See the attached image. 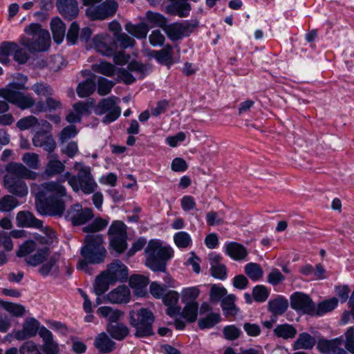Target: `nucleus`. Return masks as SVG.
<instances>
[{"instance_id": "nucleus-35", "label": "nucleus", "mask_w": 354, "mask_h": 354, "mask_svg": "<svg viewBox=\"0 0 354 354\" xmlns=\"http://www.w3.org/2000/svg\"><path fill=\"white\" fill-rule=\"evenodd\" d=\"M201 290L198 286L183 288L180 292V298L183 304L198 303L196 299L200 295Z\"/></svg>"}, {"instance_id": "nucleus-64", "label": "nucleus", "mask_w": 354, "mask_h": 354, "mask_svg": "<svg viewBox=\"0 0 354 354\" xmlns=\"http://www.w3.org/2000/svg\"><path fill=\"white\" fill-rule=\"evenodd\" d=\"M21 354H41L37 346L32 341L24 343L19 349Z\"/></svg>"}, {"instance_id": "nucleus-8", "label": "nucleus", "mask_w": 354, "mask_h": 354, "mask_svg": "<svg viewBox=\"0 0 354 354\" xmlns=\"http://www.w3.org/2000/svg\"><path fill=\"white\" fill-rule=\"evenodd\" d=\"M346 341L344 343L342 338H335L331 340L320 339L317 344V349L324 354H348L343 348L354 353V329L350 328L346 333Z\"/></svg>"}, {"instance_id": "nucleus-32", "label": "nucleus", "mask_w": 354, "mask_h": 354, "mask_svg": "<svg viewBox=\"0 0 354 354\" xmlns=\"http://www.w3.org/2000/svg\"><path fill=\"white\" fill-rule=\"evenodd\" d=\"M315 344V338L308 333H301L292 344L294 350L311 349Z\"/></svg>"}, {"instance_id": "nucleus-20", "label": "nucleus", "mask_w": 354, "mask_h": 354, "mask_svg": "<svg viewBox=\"0 0 354 354\" xmlns=\"http://www.w3.org/2000/svg\"><path fill=\"white\" fill-rule=\"evenodd\" d=\"M164 304L167 307L166 313L171 317L180 315L181 308L178 305L179 294L175 290H169L162 297Z\"/></svg>"}, {"instance_id": "nucleus-11", "label": "nucleus", "mask_w": 354, "mask_h": 354, "mask_svg": "<svg viewBox=\"0 0 354 354\" xmlns=\"http://www.w3.org/2000/svg\"><path fill=\"white\" fill-rule=\"evenodd\" d=\"M90 48L95 49L103 55L111 56L115 53L117 45L115 39L108 33L102 32L97 34L88 44Z\"/></svg>"}, {"instance_id": "nucleus-9", "label": "nucleus", "mask_w": 354, "mask_h": 354, "mask_svg": "<svg viewBox=\"0 0 354 354\" xmlns=\"http://www.w3.org/2000/svg\"><path fill=\"white\" fill-rule=\"evenodd\" d=\"M108 236L110 245L118 253H122L127 249V226L123 222L114 221L109 227Z\"/></svg>"}, {"instance_id": "nucleus-18", "label": "nucleus", "mask_w": 354, "mask_h": 354, "mask_svg": "<svg viewBox=\"0 0 354 354\" xmlns=\"http://www.w3.org/2000/svg\"><path fill=\"white\" fill-rule=\"evenodd\" d=\"M17 128L21 131L32 129L36 131L41 127L45 131H50L52 127L46 120L39 121L37 118L29 115L20 119L16 124Z\"/></svg>"}, {"instance_id": "nucleus-63", "label": "nucleus", "mask_w": 354, "mask_h": 354, "mask_svg": "<svg viewBox=\"0 0 354 354\" xmlns=\"http://www.w3.org/2000/svg\"><path fill=\"white\" fill-rule=\"evenodd\" d=\"M80 32L79 25L73 22L66 35V39L71 44H75L78 39Z\"/></svg>"}, {"instance_id": "nucleus-44", "label": "nucleus", "mask_w": 354, "mask_h": 354, "mask_svg": "<svg viewBox=\"0 0 354 354\" xmlns=\"http://www.w3.org/2000/svg\"><path fill=\"white\" fill-rule=\"evenodd\" d=\"M113 283H111V281L108 279V276H106V272H102L95 281V293L97 296L102 295L109 289V285Z\"/></svg>"}, {"instance_id": "nucleus-33", "label": "nucleus", "mask_w": 354, "mask_h": 354, "mask_svg": "<svg viewBox=\"0 0 354 354\" xmlns=\"http://www.w3.org/2000/svg\"><path fill=\"white\" fill-rule=\"evenodd\" d=\"M50 28L55 41L61 44L66 34V26L58 17L53 18L50 22Z\"/></svg>"}, {"instance_id": "nucleus-39", "label": "nucleus", "mask_w": 354, "mask_h": 354, "mask_svg": "<svg viewBox=\"0 0 354 354\" xmlns=\"http://www.w3.org/2000/svg\"><path fill=\"white\" fill-rule=\"evenodd\" d=\"M107 330L111 336L117 339L122 340L129 334L128 328L122 324H109Z\"/></svg>"}, {"instance_id": "nucleus-26", "label": "nucleus", "mask_w": 354, "mask_h": 354, "mask_svg": "<svg viewBox=\"0 0 354 354\" xmlns=\"http://www.w3.org/2000/svg\"><path fill=\"white\" fill-rule=\"evenodd\" d=\"M57 7L59 12L69 19L75 17L78 14V5L75 0H57Z\"/></svg>"}, {"instance_id": "nucleus-1", "label": "nucleus", "mask_w": 354, "mask_h": 354, "mask_svg": "<svg viewBox=\"0 0 354 354\" xmlns=\"http://www.w3.org/2000/svg\"><path fill=\"white\" fill-rule=\"evenodd\" d=\"M74 169L78 171L77 175L66 171L57 181L32 186L31 191L35 194V205L39 214L60 216L63 214L65 206L62 197L66 196V189L62 183L67 181L74 192L82 191L85 194H91L97 189L98 186L89 166L75 162Z\"/></svg>"}, {"instance_id": "nucleus-29", "label": "nucleus", "mask_w": 354, "mask_h": 354, "mask_svg": "<svg viewBox=\"0 0 354 354\" xmlns=\"http://www.w3.org/2000/svg\"><path fill=\"white\" fill-rule=\"evenodd\" d=\"M225 250L227 255L236 261L243 259L248 255L246 248L236 242L226 243Z\"/></svg>"}, {"instance_id": "nucleus-31", "label": "nucleus", "mask_w": 354, "mask_h": 354, "mask_svg": "<svg viewBox=\"0 0 354 354\" xmlns=\"http://www.w3.org/2000/svg\"><path fill=\"white\" fill-rule=\"evenodd\" d=\"M65 169V162L60 161L56 155L49 156V160L45 169V174L48 176H54L59 174Z\"/></svg>"}, {"instance_id": "nucleus-45", "label": "nucleus", "mask_w": 354, "mask_h": 354, "mask_svg": "<svg viewBox=\"0 0 354 354\" xmlns=\"http://www.w3.org/2000/svg\"><path fill=\"white\" fill-rule=\"evenodd\" d=\"M95 344L100 351L109 353L114 348L115 343L105 333H101L95 339Z\"/></svg>"}, {"instance_id": "nucleus-3", "label": "nucleus", "mask_w": 354, "mask_h": 354, "mask_svg": "<svg viewBox=\"0 0 354 354\" xmlns=\"http://www.w3.org/2000/svg\"><path fill=\"white\" fill-rule=\"evenodd\" d=\"M42 231L44 235H36L34 239L24 241L16 252L17 257L25 258L26 263L32 267L44 263L49 255L48 247L39 245H50L56 240L55 232L51 228L44 227Z\"/></svg>"}, {"instance_id": "nucleus-38", "label": "nucleus", "mask_w": 354, "mask_h": 354, "mask_svg": "<svg viewBox=\"0 0 354 354\" xmlns=\"http://www.w3.org/2000/svg\"><path fill=\"white\" fill-rule=\"evenodd\" d=\"M273 332L277 337L284 339H292L297 334L296 328L292 325L288 324L277 325Z\"/></svg>"}, {"instance_id": "nucleus-7", "label": "nucleus", "mask_w": 354, "mask_h": 354, "mask_svg": "<svg viewBox=\"0 0 354 354\" xmlns=\"http://www.w3.org/2000/svg\"><path fill=\"white\" fill-rule=\"evenodd\" d=\"M129 318L131 326L136 329V336L144 337L153 334L152 324L154 316L149 309L142 308L137 310H131Z\"/></svg>"}, {"instance_id": "nucleus-42", "label": "nucleus", "mask_w": 354, "mask_h": 354, "mask_svg": "<svg viewBox=\"0 0 354 354\" xmlns=\"http://www.w3.org/2000/svg\"><path fill=\"white\" fill-rule=\"evenodd\" d=\"M185 306L180 313L181 316L188 322H194L198 316V303L184 304Z\"/></svg>"}, {"instance_id": "nucleus-12", "label": "nucleus", "mask_w": 354, "mask_h": 354, "mask_svg": "<svg viewBox=\"0 0 354 354\" xmlns=\"http://www.w3.org/2000/svg\"><path fill=\"white\" fill-rule=\"evenodd\" d=\"M118 5L115 0H106L98 6H90L86 10V15L92 20H104L112 17Z\"/></svg>"}, {"instance_id": "nucleus-36", "label": "nucleus", "mask_w": 354, "mask_h": 354, "mask_svg": "<svg viewBox=\"0 0 354 354\" xmlns=\"http://www.w3.org/2000/svg\"><path fill=\"white\" fill-rule=\"evenodd\" d=\"M173 239L176 246L180 250L189 248L192 245L191 235L185 231H180L175 233Z\"/></svg>"}, {"instance_id": "nucleus-17", "label": "nucleus", "mask_w": 354, "mask_h": 354, "mask_svg": "<svg viewBox=\"0 0 354 354\" xmlns=\"http://www.w3.org/2000/svg\"><path fill=\"white\" fill-rule=\"evenodd\" d=\"M111 283L123 281L128 277V268L120 261L116 260L109 265L105 271Z\"/></svg>"}, {"instance_id": "nucleus-47", "label": "nucleus", "mask_w": 354, "mask_h": 354, "mask_svg": "<svg viewBox=\"0 0 354 354\" xmlns=\"http://www.w3.org/2000/svg\"><path fill=\"white\" fill-rule=\"evenodd\" d=\"M92 70L95 73H99L108 77H112L116 73L115 66L111 63L105 62L93 64Z\"/></svg>"}, {"instance_id": "nucleus-27", "label": "nucleus", "mask_w": 354, "mask_h": 354, "mask_svg": "<svg viewBox=\"0 0 354 354\" xmlns=\"http://www.w3.org/2000/svg\"><path fill=\"white\" fill-rule=\"evenodd\" d=\"M93 106V104L85 102H77L73 105V111H71L66 118L69 123L79 122L82 115L88 114L89 109Z\"/></svg>"}, {"instance_id": "nucleus-40", "label": "nucleus", "mask_w": 354, "mask_h": 354, "mask_svg": "<svg viewBox=\"0 0 354 354\" xmlns=\"http://www.w3.org/2000/svg\"><path fill=\"white\" fill-rule=\"evenodd\" d=\"M235 296L233 295H229L223 299L221 301V306L224 313V315L227 317L235 316L239 309L234 304Z\"/></svg>"}, {"instance_id": "nucleus-22", "label": "nucleus", "mask_w": 354, "mask_h": 354, "mask_svg": "<svg viewBox=\"0 0 354 354\" xmlns=\"http://www.w3.org/2000/svg\"><path fill=\"white\" fill-rule=\"evenodd\" d=\"M171 2L166 7V12L171 15H176L181 18L189 15L192 6L185 0H170Z\"/></svg>"}, {"instance_id": "nucleus-10", "label": "nucleus", "mask_w": 354, "mask_h": 354, "mask_svg": "<svg viewBox=\"0 0 354 354\" xmlns=\"http://www.w3.org/2000/svg\"><path fill=\"white\" fill-rule=\"evenodd\" d=\"M120 99L116 97H110L102 100L95 108L97 115L106 114L102 122L109 124L116 120L121 114V109L118 106Z\"/></svg>"}, {"instance_id": "nucleus-5", "label": "nucleus", "mask_w": 354, "mask_h": 354, "mask_svg": "<svg viewBox=\"0 0 354 354\" xmlns=\"http://www.w3.org/2000/svg\"><path fill=\"white\" fill-rule=\"evenodd\" d=\"M145 265L154 272H165L166 263L173 258L174 249L158 239H152L145 250Z\"/></svg>"}, {"instance_id": "nucleus-53", "label": "nucleus", "mask_w": 354, "mask_h": 354, "mask_svg": "<svg viewBox=\"0 0 354 354\" xmlns=\"http://www.w3.org/2000/svg\"><path fill=\"white\" fill-rule=\"evenodd\" d=\"M227 294V290L220 284H214L211 286L209 298L212 302H218Z\"/></svg>"}, {"instance_id": "nucleus-41", "label": "nucleus", "mask_w": 354, "mask_h": 354, "mask_svg": "<svg viewBox=\"0 0 354 354\" xmlns=\"http://www.w3.org/2000/svg\"><path fill=\"white\" fill-rule=\"evenodd\" d=\"M338 305V300L335 297L326 299L319 303L317 307H315V315L322 316L324 314L333 310Z\"/></svg>"}, {"instance_id": "nucleus-2", "label": "nucleus", "mask_w": 354, "mask_h": 354, "mask_svg": "<svg viewBox=\"0 0 354 354\" xmlns=\"http://www.w3.org/2000/svg\"><path fill=\"white\" fill-rule=\"evenodd\" d=\"M15 79L19 82L9 83L6 87L0 88V97L5 98L20 109L25 110L31 108V112L34 114L61 108V102L51 96L46 98V102L39 101L35 103L34 98L30 95L20 91V90L28 89L25 86L28 80L27 77L18 73L15 76Z\"/></svg>"}, {"instance_id": "nucleus-14", "label": "nucleus", "mask_w": 354, "mask_h": 354, "mask_svg": "<svg viewBox=\"0 0 354 354\" xmlns=\"http://www.w3.org/2000/svg\"><path fill=\"white\" fill-rule=\"evenodd\" d=\"M171 41H177L187 37L192 31V26L188 21L167 24L164 30Z\"/></svg>"}, {"instance_id": "nucleus-23", "label": "nucleus", "mask_w": 354, "mask_h": 354, "mask_svg": "<svg viewBox=\"0 0 354 354\" xmlns=\"http://www.w3.org/2000/svg\"><path fill=\"white\" fill-rule=\"evenodd\" d=\"M39 328V323L34 318L26 320L23 328L15 333V337L18 340H24L35 336Z\"/></svg>"}, {"instance_id": "nucleus-28", "label": "nucleus", "mask_w": 354, "mask_h": 354, "mask_svg": "<svg viewBox=\"0 0 354 354\" xmlns=\"http://www.w3.org/2000/svg\"><path fill=\"white\" fill-rule=\"evenodd\" d=\"M288 307V300L283 296L278 295L270 299L268 304V310L274 316L281 315Z\"/></svg>"}, {"instance_id": "nucleus-61", "label": "nucleus", "mask_w": 354, "mask_h": 354, "mask_svg": "<svg viewBox=\"0 0 354 354\" xmlns=\"http://www.w3.org/2000/svg\"><path fill=\"white\" fill-rule=\"evenodd\" d=\"M149 40L153 46H160L163 45L165 37L159 30H155L149 35Z\"/></svg>"}, {"instance_id": "nucleus-48", "label": "nucleus", "mask_w": 354, "mask_h": 354, "mask_svg": "<svg viewBox=\"0 0 354 354\" xmlns=\"http://www.w3.org/2000/svg\"><path fill=\"white\" fill-rule=\"evenodd\" d=\"M245 272L252 281H257L263 277V270L256 263H249L245 266Z\"/></svg>"}, {"instance_id": "nucleus-52", "label": "nucleus", "mask_w": 354, "mask_h": 354, "mask_svg": "<svg viewBox=\"0 0 354 354\" xmlns=\"http://www.w3.org/2000/svg\"><path fill=\"white\" fill-rule=\"evenodd\" d=\"M18 205V201L12 196L6 195L0 198V212H10Z\"/></svg>"}, {"instance_id": "nucleus-54", "label": "nucleus", "mask_w": 354, "mask_h": 354, "mask_svg": "<svg viewBox=\"0 0 354 354\" xmlns=\"http://www.w3.org/2000/svg\"><path fill=\"white\" fill-rule=\"evenodd\" d=\"M109 224V221L102 218H95L90 225L84 228L86 232H96L104 230Z\"/></svg>"}, {"instance_id": "nucleus-46", "label": "nucleus", "mask_w": 354, "mask_h": 354, "mask_svg": "<svg viewBox=\"0 0 354 354\" xmlns=\"http://www.w3.org/2000/svg\"><path fill=\"white\" fill-rule=\"evenodd\" d=\"M95 90V79H87L79 84L77 93L80 97H85L91 95Z\"/></svg>"}, {"instance_id": "nucleus-25", "label": "nucleus", "mask_w": 354, "mask_h": 354, "mask_svg": "<svg viewBox=\"0 0 354 354\" xmlns=\"http://www.w3.org/2000/svg\"><path fill=\"white\" fill-rule=\"evenodd\" d=\"M6 175H10L15 179H20L21 178H27L30 179H35L37 174L28 169V168L21 163L11 162L7 166Z\"/></svg>"}, {"instance_id": "nucleus-60", "label": "nucleus", "mask_w": 354, "mask_h": 354, "mask_svg": "<svg viewBox=\"0 0 354 354\" xmlns=\"http://www.w3.org/2000/svg\"><path fill=\"white\" fill-rule=\"evenodd\" d=\"M77 134V131L74 125L68 126L62 129L59 134V141L64 143L70 138H74Z\"/></svg>"}, {"instance_id": "nucleus-30", "label": "nucleus", "mask_w": 354, "mask_h": 354, "mask_svg": "<svg viewBox=\"0 0 354 354\" xmlns=\"http://www.w3.org/2000/svg\"><path fill=\"white\" fill-rule=\"evenodd\" d=\"M129 286L133 290L135 295L138 297H142L146 294L148 279L147 277L135 274L129 279Z\"/></svg>"}, {"instance_id": "nucleus-19", "label": "nucleus", "mask_w": 354, "mask_h": 354, "mask_svg": "<svg viewBox=\"0 0 354 354\" xmlns=\"http://www.w3.org/2000/svg\"><path fill=\"white\" fill-rule=\"evenodd\" d=\"M48 132L39 127L32 138V144L36 147H44L45 151L51 153L55 150L56 143L51 136L46 134Z\"/></svg>"}, {"instance_id": "nucleus-62", "label": "nucleus", "mask_w": 354, "mask_h": 354, "mask_svg": "<svg viewBox=\"0 0 354 354\" xmlns=\"http://www.w3.org/2000/svg\"><path fill=\"white\" fill-rule=\"evenodd\" d=\"M4 308L14 316H22L25 312V308L23 306L6 302L3 305Z\"/></svg>"}, {"instance_id": "nucleus-43", "label": "nucleus", "mask_w": 354, "mask_h": 354, "mask_svg": "<svg viewBox=\"0 0 354 354\" xmlns=\"http://www.w3.org/2000/svg\"><path fill=\"white\" fill-rule=\"evenodd\" d=\"M17 48L14 42H3L0 46V63L6 64L10 62V56L13 55V50Z\"/></svg>"}, {"instance_id": "nucleus-58", "label": "nucleus", "mask_w": 354, "mask_h": 354, "mask_svg": "<svg viewBox=\"0 0 354 354\" xmlns=\"http://www.w3.org/2000/svg\"><path fill=\"white\" fill-rule=\"evenodd\" d=\"M252 296L256 301L263 302L268 299L269 292L264 286L257 285L253 288Z\"/></svg>"}, {"instance_id": "nucleus-21", "label": "nucleus", "mask_w": 354, "mask_h": 354, "mask_svg": "<svg viewBox=\"0 0 354 354\" xmlns=\"http://www.w3.org/2000/svg\"><path fill=\"white\" fill-rule=\"evenodd\" d=\"M3 183L8 190L13 194L23 197L28 194V187L21 179H15L10 175H6L3 178Z\"/></svg>"}, {"instance_id": "nucleus-34", "label": "nucleus", "mask_w": 354, "mask_h": 354, "mask_svg": "<svg viewBox=\"0 0 354 354\" xmlns=\"http://www.w3.org/2000/svg\"><path fill=\"white\" fill-rule=\"evenodd\" d=\"M97 313L105 318L109 322V324L118 323L119 319L123 315L122 311L113 309L109 306L100 307L97 310Z\"/></svg>"}, {"instance_id": "nucleus-4", "label": "nucleus", "mask_w": 354, "mask_h": 354, "mask_svg": "<svg viewBox=\"0 0 354 354\" xmlns=\"http://www.w3.org/2000/svg\"><path fill=\"white\" fill-rule=\"evenodd\" d=\"M106 254L102 234H88L85 238V244L81 249L84 259L80 260L77 268L85 273L91 274V264L102 262Z\"/></svg>"}, {"instance_id": "nucleus-51", "label": "nucleus", "mask_w": 354, "mask_h": 354, "mask_svg": "<svg viewBox=\"0 0 354 354\" xmlns=\"http://www.w3.org/2000/svg\"><path fill=\"white\" fill-rule=\"evenodd\" d=\"M220 319L219 314L212 313L207 315L205 317L200 319L198 324L201 329L210 328L218 324Z\"/></svg>"}, {"instance_id": "nucleus-24", "label": "nucleus", "mask_w": 354, "mask_h": 354, "mask_svg": "<svg viewBox=\"0 0 354 354\" xmlns=\"http://www.w3.org/2000/svg\"><path fill=\"white\" fill-rule=\"evenodd\" d=\"M17 225L21 227L41 228L42 221L36 218L32 213L28 211H20L16 216Z\"/></svg>"}, {"instance_id": "nucleus-56", "label": "nucleus", "mask_w": 354, "mask_h": 354, "mask_svg": "<svg viewBox=\"0 0 354 354\" xmlns=\"http://www.w3.org/2000/svg\"><path fill=\"white\" fill-rule=\"evenodd\" d=\"M32 91L38 95L46 98L53 94V88L47 84L37 83L32 86Z\"/></svg>"}, {"instance_id": "nucleus-13", "label": "nucleus", "mask_w": 354, "mask_h": 354, "mask_svg": "<svg viewBox=\"0 0 354 354\" xmlns=\"http://www.w3.org/2000/svg\"><path fill=\"white\" fill-rule=\"evenodd\" d=\"M290 306L292 308L299 313L314 315L315 306L312 299L301 292H295L290 297Z\"/></svg>"}, {"instance_id": "nucleus-59", "label": "nucleus", "mask_w": 354, "mask_h": 354, "mask_svg": "<svg viewBox=\"0 0 354 354\" xmlns=\"http://www.w3.org/2000/svg\"><path fill=\"white\" fill-rule=\"evenodd\" d=\"M128 70L131 72H134L139 75L140 77L142 78L147 73L148 68L146 65L133 61L129 63L128 65Z\"/></svg>"}, {"instance_id": "nucleus-57", "label": "nucleus", "mask_w": 354, "mask_h": 354, "mask_svg": "<svg viewBox=\"0 0 354 354\" xmlns=\"http://www.w3.org/2000/svg\"><path fill=\"white\" fill-rule=\"evenodd\" d=\"M172 48L170 46L167 49H162L160 50H153V55L156 60L160 64H166L171 59L172 57Z\"/></svg>"}, {"instance_id": "nucleus-6", "label": "nucleus", "mask_w": 354, "mask_h": 354, "mask_svg": "<svg viewBox=\"0 0 354 354\" xmlns=\"http://www.w3.org/2000/svg\"><path fill=\"white\" fill-rule=\"evenodd\" d=\"M24 31L32 37V41L23 38L20 43L28 50L40 52L48 48L50 42V34L48 30L42 29L40 24H31L25 28Z\"/></svg>"}, {"instance_id": "nucleus-37", "label": "nucleus", "mask_w": 354, "mask_h": 354, "mask_svg": "<svg viewBox=\"0 0 354 354\" xmlns=\"http://www.w3.org/2000/svg\"><path fill=\"white\" fill-rule=\"evenodd\" d=\"M125 30L131 35L138 39L146 38L149 32V27L145 23L132 24L128 23L125 26Z\"/></svg>"}, {"instance_id": "nucleus-50", "label": "nucleus", "mask_w": 354, "mask_h": 354, "mask_svg": "<svg viewBox=\"0 0 354 354\" xmlns=\"http://www.w3.org/2000/svg\"><path fill=\"white\" fill-rule=\"evenodd\" d=\"M147 21L152 23L154 26L161 28L163 30L167 25V19L162 15L148 11L146 14Z\"/></svg>"}, {"instance_id": "nucleus-16", "label": "nucleus", "mask_w": 354, "mask_h": 354, "mask_svg": "<svg viewBox=\"0 0 354 354\" xmlns=\"http://www.w3.org/2000/svg\"><path fill=\"white\" fill-rule=\"evenodd\" d=\"M131 291L124 285L118 286L110 291L105 297V301L115 304H127L131 300Z\"/></svg>"}, {"instance_id": "nucleus-49", "label": "nucleus", "mask_w": 354, "mask_h": 354, "mask_svg": "<svg viewBox=\"0 0 354 354\" xmlns=\"http://www.w3.org/2000/svg\"><path fill=\"white\" fill-rule=\"evenodd\" d=\"M21 160L26 167H28L30 169L37 170L40 168L41 163L39 157V155L35 153H25L21 158Z\"/></svg>"}, {"instance_id": "nucleus-15", "label": "nucleus", "mask_w": 354, "mask_h": 354, "mask_svg": "<svg viewBox=\"0 0 354 354\" xmlns=\"http://www.w3.org/2000/svg\"><path fill=\"white\" fill-rule=\"evenodd\" d=\"M93 211L89 208L82 209L79 204L71 207L66 213V217L71 221L74 225H83L92 218Z\"/></svg>"}, {"instance_id": "nucleus-55", "label": "nucleus", "mask_w": 354, "mask_h": 354, "mask_svg": "<svg viewBox=\"0 0 354 354\" xmlns=\"http://www.w3.org/2000/svg\"><path fill=\"white\" fill-rule=\"evenodd\" d=\"M114 86V83L104 77H99L97 79V93L100 95L109 93Z\"/></svg>"}]
</instances>
